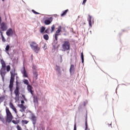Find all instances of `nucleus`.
<instances>
[{
  "instance_id": "nucleus-21",
  "label": "nucleus",
  "mask_w": 130,
  "mask_h": 130,
  "mask_svg": "<svg viewBox=\"0 0 130 130\" xmlns=\"http://www.w3.org/2000/svg\"><path fill=\"white\" fill-rule=\"evenodd\" d=\"M14 81H15V77L11 76L10 83L14 84Z\"/></svg>"
},
{
  "instance_id": "nucleus-20",
  "label": "nucleus",
  "mask_w": 130,
  "mask_h": 130,
  "mask_svg": "<svg viewBox=\"0 0 130 130\" xmlns=\"http://www.w3.org/2000/svg\"><path fill=\"white\" fill-rule=\"evenodd\" d=\"M1 35L2 37V41L3 42H6V39H5V37H4V35H3V32H2V30H0Z\"/></svg>"
},
{
  "instance_id": "nucleus-28",
  "label": "nucleus",
  "mask_w": 130,
  "mask_h": 130,
  "mask_svg": "<svg viewBox=\"0 0 130 130\" xmlns=\"http://www.w3.org/2000/svg\"><path fill=\"white\" fill-rule=\"evenodd\" d=\"M13 86H14V83H10L9 88H10V91H12V89H13Z\"/></svg>"
},
{
  "instance_id": "nucleus-8",
  "label": "nucleus",
  "mask_w": 130,
  "mask_h": 130,
  "mask_svg": "<svg viewBox=\"0 0 130 130\" xmlns=\"http://www.w3.org/2000/svg\"><path fill=\"white\" fill-rule=\"evenodd\" d=\"M52 21H53V18L52 17H50L48 18V19L45 20L44 24L45 25H49L51 24Z\"/></svg>"
},
{
  "instance_id": "nucleus-30",
  "label": "nucleus",
  "mask_w": 130,
  "mask_h": 130,
  "mask_svg": "<svg viewBox=\"0 0 130 130\" xmlns=\"http://www.w3.org/2000/svg\"><path fill=\"white\" fill-rule=\"evenodd\" d=\"M43 37L45 40H48V39H49V37L48 36V35H44Z\"/></svg>"
},
{
  "instance_id": "nucleus-40",
  "label": "nucleus",
  "mask_w": 130,
  "mask_h": 130,
  "mask_svg": "<svg viewBox=\"0 0 130 130\" xmlns=\"http://www.w3.org/2000/svg\"><path fill=\"white\" fill-rule=\"evenodd\" d=\"M21 104H24V103H25V102H24V101H21Z\"/></svg>"
},
{
  "instance_id": "nucleus-19",
  "label": "nucleus",
  "mask_w": 130,
  "mask_h": 130,
  "mask_svg": "<svg viewBox=\"0 0 130 130\" xmlns=\"http://www.w3.org/2000/svg\"><path fill=\"white\" fill-rule=\"evenodd\" d=\"M33 75L34 78H35L36 80H37L38 79V73L36 72V71L33 72Z\"/></svg>"
},
{
  "instance_id": "nucleus-33",
  "label": "nucleus",
  "mask_w": 130,
  "mask_h": 130,
  "mask_svg": "<svg viewBox=\"0 0 130 130\" xmlns=\"http://www.w3.org/2000/svg\"><path fill=\"white\" fill-rule=\"evenodd\" d=\"M31 12H32V13H34V14H36V15H39V13L35 11V10H32Z\"/></svg>"
},
{
  "instance_id": "nucleus-31",
  "label": "nucleus",
  "mask_w": 130,
  "mask_h": 130,
  "mask_svg": "<svg viewBox=\"0 0 130 130\" xmlns=\"http://www.w3.org/2000/svg\"><path fill=\"white\" fill-rule=\"evenodd\" d=\"M81 56L82 62L83 63H84V54H83V53H81Z\"/></svg>"
},
{
  "instance_id": "nucleus-45",
  "label": "nucleus",
  "mask_w": 130,
  "mask_h": 130,
  "mask_svg": "<svg viewBox=\"0 0 130 130\" xmlns=\"http://www.w3.org/2000/svg\"><path fill=\"white\" fill-rule=\"evenodd\" d=\"M109 125H111V124H110L109 125Z\"/></svg>"
},
{
  "instance_id": "nucleus-1",
  "label": "nucleus",
  "mask_w": 130,
  "mask_h": 130,
  "mask_svg": "<svg viewBox=\"0 0 130 130\" xmlns=\"http://www.w3.org/2000/svg\"><path fill=\"white\" fill-rule=\"evenodd\" d=\"M1 63L2 64V68L0 70V74L2 78L4 79L5 76L7 74V71H6V62L3 59H1Z\"/></svg>"
},
{
  "instance_id": "nucleus-7",
  "label": "nucleus",
  "mask_w": 130,
  "mask_h": 130,
  "mask_svg": "<svg viewBox=\"0 0 130 130\" xmlns=\"http://www.w3.org/2000/svg\"><path fill=\"white\" fill-rule=\"evenodd\" d=\"M1 31H7V30H8V26L6 23L2 22L1 23Z\"/></svg>"
},
{
  "instance_id": "nucleus-9",
  "label": "nucleus",
  "mask_w": 130,
  "mask_h": 130,
  "mask_svg": "<svg viewBox=\"0 0 130 130\" xmlns=\"http://www.w3.org/2000/svg\"><path fill=\"white\" fill-rule=\"evenodd\" d=\"M9 107L14 111V112L17 114L18 113V112L17 111V109L15 107V106H14V104H13V103L10 102L9 103Z\"/></svg>"
},
{
  "instance_id": "nucleus-18",
  "label": "nucleus",
  "mask_w": 130,
  "mask_h": 130,
  "mask_svg": "<svg viewBox=\"0 0 130 130\" xmlns=\"http://www.w3.org/2000/svg\"><path fill=\"white\" fill-rule=\"evenodd\" d=\"M75 70V66L74 64H71L70 68V72L72 74V72Z\"/></svg>"
},
{
  "instance_id": "nucleus-24",
  "label": "nucleus",
  "mask_w": 130,
  "mask_h": 130,
  "mask_svg": "<svg viewBox=\"0 0 130 130\" xmlns=\"http://www.w3.org/2000/svg\"><path fill=\"white\" fill-rule=\"evenodd\" d=\"M51 33H53L55 29V25L54 24L52 25L51 27Z\"/></svg>"
},
{
  "instance_id": "nucleus-44",
  "label": "nucleus",
  "mask_w": 130,
  "mask_h": 130,
  "mask_svg": "<svg viewBox=\"0 0 130 130\" xmlns=\"http://www.w3.org/2000/svg\"><path fill=\"white\" fill-rule=\"evenodd\" d=\"M12 122H13L14 123H15V122H14V121H12Z\"/></svg>"
},
{
  "instance_id": "nucleus-29",
  "label": "nucleus",
  "mask_w": 130,
  "mask_h": 130,
  "mask_svg": "<svg viewBox=\"0 0 130 130\" xmlns=\"http://www.w3.org/2000/svg\"><path fill=\"white\" fill-rule=\"evenodd\" d=\"M85 130H90L89 128H88V124L87 123V119H86L85 121Z\"/></svg>"
},
{
  "instance_id": "nucleus-16",
  "label": "nucleus",
  "mask_w": 130,
  "mask_h": 130,
  "mask_svg": "<svg viewBox=\"0 0 130 130\" xmlns=\"http://www.w3.org/2000/svg\"><path fill=\"white\" fill-rule=\"evenodd\" d=\"M91 20H92V16H91V15H89L88 21L89 22V25L90 27H92V23H91Z\"/></svg>"
},
{
  "instance_id": "nucleus-43",
  "label": "nucleus",
  "mask_w": 130,
  "mask_h": 130,
  "mask_svg": "<svg viewBox=\"0 0 130 130\" xmlns=\"http://www.w3.org/2000/svg\"><path fill=\"white\" fill-rule=\"evenodd\" d=\"M2 2H5V0H2Z\"/></svg>"
},
{
  "instance_id": "nucleus-35",
  "label": "nucleus",
  "mask_w": 130,
  "mask_h": 130,
  "mask_svg": "<svg viewBox=\"0 0 130 130\" xmlns=\"http://www.w3.org/2000/svg\"><path fill=\"white\" fill-rule=\"evenodd\" d=\"M22 98H23V100L25 101H27V99H26V97H25V95L23 94L22 95Z\"/></svg>"
},
{
  "instance_id": "nucleus-11",
  "label": "nucleus",
  "mask_w": 130,
  "mask_h": 130,
  "mask_svg": "<svg viewBox=\"0 0 130 130\" xmlns=\"http://www.w3.org/2000/svg\"><path fill=\"white\" fill-rule=\"evenodd\" d=\"M21 73L23 75V77L24 78H28V74H27V72H26V69H25V68H23V70L21 71Z\"/></svg>"
},
{
  "instance_id": "nucleus-38",
  "label": "nucleus",
  "mask_w": 130,
  "mask_h": 130,
  "mask_svg": "<svg viewBox=\"0 0 130 130\" xmlns=\"http://www.w3.org/2000/svg\"><path fill=\"white\" fill-rule=\"evenodd\" d=\"M57 68L56 71H59L60 70V68L58 66H56Z\"/></svg>"
},
{
  "instance_id": "nucleus-27",
  "label": "nucleus",
  "mask_w": 130,
  "mask_h": 130,
  "mask_svg": "<svg viewBox=\"0 0 130 130\" xmlns=\"http://www.w3.org/2000/svg\"><path fill=\"white\" fill-rule=\"evenodd\" d=\"M23 83L25 84V85H27V86L29 85V81H28L27 79H24L23 80Z\"/></svg>"
},
{
  "instance_id": "nucleus-22",
  "label": "nucleus",
  "mask_w": 130,
  "mask_h": 130,
  "mask_svg": "<svg viewBox=\"0 0 130 130\" xmlns=\"http://www.w3.org/2000/svg\"><path fill=\"white\" fill-rule=\"evenodd\" d=\"M68 12H69V10L67 9L66 10H65L62 14H61V17H63V16H66L67 15V13H68Z\"/></svg>"
},
{
  "instance_id": "nucleus-26",
  "label": "nucleus",
  "mask_w": 130,
  "mask_h": 130,
  "mask_svg": "<svg viewBox=\"0 0 130 130\" xmlns=\"http://www.w3.org/2000/svg\"><path fill=\"white\" fill-rule=\"evenodd\" d=\"M6 71L7 72H9L11 71V66L10 65H8L6 66Z\"/></svg>"
},
{
  "instance_id": "nucleus-39",
  "label": "nucleus",
  "mask_w": 130,
  "mask_h": 130,
  "mask_svg": "<svg viewBox=\"0 0 130 130\" xmlns=\"http://www.w3.org/2000/svg\"><path fill=\"white\" fill-rule=\"evenodd\" d=\"M86 2H87V0H83L82 5H85V4H86Z\"/></svg>"
},
{
  "instance_id": "nucleus-36",
  "label": "nucleus",
  "mask_w": 130,
  "mask_h": 130,
  "mask_svg": "<svg viewBox=\"0 0 130 130\" xmlns=\"http://www.w3.org/2000/svg\"><path fill=\"white\" fill-rule=\"evenodd\" d=\"M0 119L3 122H5V118L0 117Z\"/></svg>"
},
{
  "instance_id": "nucleus-4",
  "label": "nucleus",
  "mask_w": 130,
  "mask_h": 130,
  "mask_svg": "<svg viewBox=\"0 0 130 130\" xmlns=\"http://www.w3.org/2000/svg\"><path fill=\"white\" fill-rule=\"evenodd\" d=\"M30 46L36 53H38L40 51V47H39V45L36 42H32L30 44Z\"/></svg>"
},
{
  "instance_id": "nucleus-17",
  "label": "nucleus",
  "mask_w": 130,
  "mask_h": 130,
  "mask_svg": "<svg viewBox=\"0 0 130 130\" xmlns=\"http://www.w3.org/2000/svg\"><path fill=\"white\" fill-rule=\"evenodd\" d=\"M5 99H6V96L2 95L1 96H0V104L1 103H2V102H4Z\"/></svg>"
},
{
  "instance_id": "nucleus-37",
  "label": "nucleus",
  "mask_w": 130,
  "mask_h": 130,
  "mask_svg": "<svg viewBox=\"0 0 130 130\" xmlns=\"http://www.w3.org/2000/svg\"><path fill=\"white\" fill-rule=\"evenodd\" d=\"M74 130H77V124L76 123L74 124Z\"/></svg>"
},
{
  "instance_id": "nucleus-25",
  "label": "nucleus",
  "mask_w": 130,
  "mask_h": 130,
  "mask_svg": "<svg viewBox=\"0 0 130 130\" xmlns=\"http://www.w3.org/2000/svg\"><path fill=\"white\" fill-rule=\"evenodd\" d=\"M45 31V27L44 26H42L40 29V32L43 33Z\"/></svg>"
},
{
  "instance_id": "nucleus-10",
  "label": "nucleus",
  "mask_w": 130,
  "mask_h": 130,
  "mask_svg": "<svg viewBox=\"0 0 130 130\" xmlns=\"http://www.w3.org/2000/svg\"><path fill=\"white\" fill-rule=\"evenodd\" d=\"M13 29L12 28H9L6 31V35H7V36H11V35H13Z\"/></svg>"
},
{
  "instance_id": "nucleus-2",
  "label": "nucleus",
  "mask_w": 130,
  "mask_h": 130,
  "mask_svg": "<svg viewBox=\"0 0 130 130\" xmlns=\"http://www.w3.org/2000/svg\"><path fill=\"white\" fill-rule=\"evenodd\" d=\"M6 121L10 123L13 120V115H12V113L10 111L9 108H6Z\"/></svg>"
},
{
  "instance_id": "nucleus-34",
  "label": "nucleus",
  "mask_w": 130,
  "mask_h": 130,
  "mask_svg": "<svg viewBox=\"0 0 130 130\" xmlns=\"http://www.w3.org/2000/svg\"><path fill=\"white\" fill-rule=\"evenodd\" d=\"M17 130H22V128H21V127L19 125L17 126Z\"/></svg>"
},
{
  "instance_id": "nucleus-15",
  "label": "nucleus",
  "mask_w": 130,
  "mask_h": 130,
  "mask_svg": "<svg viewBox=\"0 0 130 130\" xmlns=\"http://www.w3.org/2000/svg\"><path fill=\"white\" fill-rule=\"evenodd\" d=\"M32 86H31V85H27V90L28 91H29V92H30V93H31V95H33V91L32 90Z\"/></svg>"
},
{
  "instance_id": "nucleus-46",
  "label": "nucleus",
  "mask_w": 130,
  "mask_h": 130,
  "mask_svg": "<svg viewBox=\"0 0 130 130\" xmlns=\"http://www.w3.org/2000/svg\"><path fill=\"white\" fill-rule=\"evenodd\" d=\"M26 124H27V123H28V122H26V123H25Z\"/></svg>"
},
{
  "instance_id": "nucleus-6",
  "label": "nucleus",
  "mask_w": 130,
  "mask_h": 130,
  "mask_svg": "<svg viewBox=\"0 0 130 130\" xmlns=\"http://www.w3.org/2000/svg\"><path fill=\"white\" fill-rule=\"evenodd\" d=\"M60 32H61V26H59L57 28V30L56 31V34H55V40L57 41L58 37L60 35Z\"/></svg>"
},
{
  "instance_id": "nucleus-12",
  "label": "nucleus",
  "mask_w": 130,
  "mask_h": 130,
  "mask_svg": "<svg viewBox=\"0 0 130 130\" xmlns=\"http://www.w3.org/2000/svg\"><path fill=\"white\" fill-rule=\"evenodd\" d=\"M10 74H11V77H15L16 75H17V74H16V69H15V68H13L11 71Z\"/></svg>"
},
{
  "instance_id": "nucleus-42",
  "label": "nucleus",
  "mask_w": 130,
  "mask_h": 130,
  "mask_svg": "<svg viewBox=\"0 0 130 130\" xmlns=\"http://www.w3.org/2000/svg\"><path fill=\"white\" fill-rule=\"evenodd\" d=\"M32 69H33L34 70H35V67L34 66V67H32Z\"/></svg>"
},
{
  "instance_id": "nucleus-32",
  "label": "nucleus",
  "mask_w": 130,
  "mask_h": 130,
  "mask_svg": "<svg viewBox=\"0 0 130 130\" xmlns=\"http://www.w3.org/2000/svg\"><path fill=\"white\" fill-rule=\"evenodd\" d=\"M5 50H6V51H9V50H10V45H7L6 46V48H5Z\"/></svg>"
},
{
  "instance_id": "nucleus-5",
  "label": "nucleus",
  "mask_w": 130,
  "mask_h": 130,
  "mask_svg": "<svg viewBox=\"0 0 130 130\" xmlns=\"http://www.w3.org/2000/svg\"><path fill=\"white\" fill-rule=\"evenodd\" d=\"M14 94L15 95V100L18 101L19 100V96H20V87L17 86L15 90H14Z\"/></svg>"
},
{
  "instance_id": "nucleus-14",
  "label": "nucleus",
  "mask_w": 130,
  "mask_h": 130,
  "mask_svg": "<svg viewBox=\"0 0 130 130\" xmlns=\"http://www.w3.org/2000/svg\"><path fill=\"white\" fill-rule=\"evenodd\" d=\"M18 106L19 107H20V108H21L22 112H25V110H26V107L24 106V105L19 104L18 105Z\"/></svg>"
},
{
  "instance_id": "nucleus-3",
  "label": "nucleus",
  "mask_w": 130,
  "mask_h": 130,
  "mask_svg": "<svg viewBox=\"0 0 130 130\" xmlns=\"http://www.w3.org/2000/svg\"><path fill=\"white\" fill-rule=\"evenodd\" d=\"M62 51H67L71 49V44L68 41H64L62 44Z\"/></svg>"
},
{
  "instance_id": "nucleus-41",
  "label": "nucleus",
  "mask_w": 130,
  "mask_h": 130,
  "mask_svg": "<svg viewBox=\"0 0 130 130\" xmlns=\"http://www.w3.org/2000/svg\"><path fill=\"white\" fill-rule=\"evenodd\" d=\"M45 33H48V29H46V30L45 31Z\"/></svg>"
},
{
  "instance_id": "nucleus-13",
  "label": "nucleus",
  "mask_w": 130,
  "mask_h": 130,
  "mask_svg": "<svg viewBox=\"0 0 130 130\" xmlns=\"http://www.w3.org/2000/svg\"><path fill=\"white\" fill-rule=\"evenodd\" d=\"M37 120V119L36 118V116H35V115H32L31 116V121L34 125H35V124H36Z\"/></svg>"
},
{
  "instance_id": "nucleus-23",
  "label": "nucleus",
  "mask_w": 130,
  "mask_h": 130,
  "mask_svg": "<svg viewBox=\"0 0 130 130\" xmlns=\"http://www.w3.org/2000/svg\"><path fill=\"white\" fill-rule=\"evenodd\" d=\"M34 103H38V98L37 96H34Z\"/></svg>"
}]
</instances>
